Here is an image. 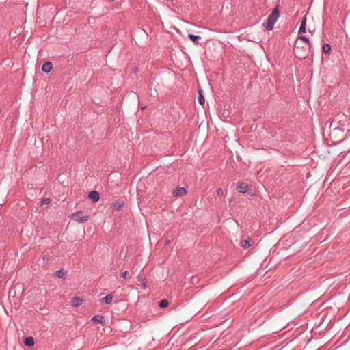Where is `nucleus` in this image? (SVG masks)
Segmentation results:
<instances>
[{"instance_id":"6","label":"nucleus","mask_w":350,"mask_h":350,"mask_svg":"<svg viewBox=\"0 0 350 350\" xmlns=\"http://www.w3.org/2000/svg\"><path fill=\"white\" fill-rule=\"evenodd\" d=\"M137 284L141 285L144 289H146L147 286L146 280L144 278L141 274H139L137 276Z\"/></svg>"},{"instance_id":"3","label":"nucleus","mask_w":350,"mask_h":350,"mask_svg":"<svg viewBox=\"0 0 350 350\" xmlns=\"http://www.w3.org/2000/svg\"><path fill=\"white\" fill-rule=\"evenodd\" d=\"M80 213V211H77L72 215V218L74 220L78 223L82 224L85 223L87 221L89 220L90 216L89 215H85L83 217H78L77 215Z\"/></svg>"},{"instance_id":"15","label":"nucleus","mask_w":350,"mask_h":350,"mask_svg":"<svg viewBox=\"0 0 350 350\" xmlns=\"http://www.w3.org/2000/svg\"><path fill=\"white\" fill-rule=\"evenodd\" d=\"M91 320L95 323L103 324L104 317L103 315H96L93 317Z\"/></svg>"},{"instance_id":"12","label":"nucleus","mask_w":350,"mask_h":350,"mask_svg":"<svg viewBox=\"0 0 350 350\" xmlns=\"http://www.w3.org/2000/svg\"><path fill=\"white\" fill-rule=\"evenodd\" d=\"M113 297L111 294L107 295L105 297L100 300V304H110L112 302Z\"/></svg>"},{"instance_id":"18","label":"nucleus","mask_w":350,"mask_h":350,"mask_svg":"<svg viewBox=\"0 0 350 350\" xmlns=\"http://www.w3.org/2000/svg\"><path fill=\"white\" fill-rule=\"evenodd\" d=\"M297 41H299L300 43H301V42H303V44H307V45L310 46V41H309L308 38L306 36H299Z\"/></svg>"},{"instance_id":"13","label":"nucleus","mask_w":350,"mask_h":350,"mask_svg":"<svg viewBox=\"0 0 350 350\" xmlns=\"http://www.w3.org/2000/svg\"><path fill=\"white\" fill-rule=\"evenodd\" d=\"M306 31V18L304 17L299 27V33H305Z\"/></svg>"},{"instance_id":"2","label":"nucleus","mask_w":350,"mask_h":350,"mask_svg":"<svg viewBox=\"0 0 350 350\" xmlns=\"http://www.w3.org/2000/svg\"><path fill=\"white\" fill-rule=\"evenodd\" d=\"M310 48V46L301 44L299 41H296L293 49L294 54L297 58L304 59L308 55Z\"/></svg>"},{"instance_id":"17","label":"nucleus","mask_w":350,"mask_h":350,"mask_svg":"<svg viewBox=\"0 0 350 350\" xmlns=\"http://www.w3.org/2000/svg\"><path fill=\"white\" fill-rule=\"evenodd\" d=\"M322 51L325 54H329L331 52V46L328 43H324L322 46Z\"/></svg>"},{"instance_id":"8","label":"nucleus","mask_w":350,"mask_h":350,"mask_svg":"<svg viewBox=\"0 0 350 350\" xmlns=\"http://www.w3.org/2000/svg\"><path fill=\"white\" fill-rule=\"evenodd\" d=\"M237 189L239 193H245L248 191V185L243 183H239Z\"/></svg>"},{"instance_id":"9","label":"nucleus","mask_w":350,"mask_h":350,"mask_svg":"<svg viewBox=\"0 0 350 350\" xmlns=\"http://www.w3.org/2000/svg\"><path fill=\"white\" fill-rule=\"evenodd\" d=\"M88 197L94 202H98L100 198L99 193L96 191H90L88 193Z\"/></svg>"},{"instance_id":"22","label":"nucleus","mask_w":350,"mask_h":350,"mask_svg":"<svg viewBox=\"0 0 350 350\" xmlns=\"http://www.w3.org/2000/svg\"><path fill=\"white\" fill-rule=\"evenodd\" d=\"M51 202V200L49 198H44L42 201V204H49Z\"/></svg>"},{"instance_id":"23","label":"nucleus","mask_w":350,"mask_h":350,"mask_svg":"<svg viewBox=\"0 0 350 350\" xmlns=\"http://www.w3.org/2000/svg\"><path fill=\"white\" fill-rule=\"evenodd\" d=\"M128 274H129L128 271H123L122 273L121 276H122V278L125 279V278H126Z\"/></svg>"},{"instance_id":"19","label":"nucleus","mask_w":350,"mask_h":350,"mask_svg":"<svg viewBox=\"0 0 350 350\" xmlns=\"http://www.w3.org/2000/svg\"><path fill=\"white\" fill-rule=\"evenodd\" d=\"M198 103L202 105L205 103V99L204 98L202 90H198Z\"/></svg>"},{"instance_id":"21","label":"nucleus","mask_w":350,"mask_h":350,"mask_svg":"<svg viewBox=\"0 0 350 350\" xmlns=\"http://www.w3.org/2000/svg\"><path fill=\"white\" fill-rule=\"evenodd\" d=\"M55 275L59 278H62L64 275V272L63 270L59 269L55 271Z\"/></svg>"},{"instance_id":"5","label":"nucleus","mask_w":350,"mask_h":350,"mask_svg":"<svg viewBox=\"0 0 350 350\" xmlns=\"http://www.w3.org/2000/svg\"><path fill=\"white\" fill-rule=\"evenodd\" d=\"M172 193L175 196L181 197L187 193V191L184 187H178L173 190Z\"/></svg>"},{"instance_id":"20","label":"nucleus","mask_w":350,"mask_h":350,"mask_svg":"<svg viewBox=\"0 0 350 350\" xmlns=\"http://www.w3.org/2000/svg\"><path fill=\"white\" fill-rule=\"evenodd\" d=\"M168 305L169 301L167 299H162L159 304V307L162 308L167 307Z\"/></svg>"},{"instance_id":"10","label":"nucleus","mask_w":350,"mask_h":350,"mask_svg":"<svg viewBox=\"0 0 350 350\" xmlns=\"http://www.w3.org/2000/svg\"><path fill=\"white\" fill-rule=\"evenodd\" d=\"M124 202L122 200H116L111 203V207L116 211H120L122 208Z\"/></svg>"},{"instance_id":"11","label":"nucleus","mask_w":350,"mask_h":350,"mask_svg":"<svg viewBox=\"0 0 350 350\" xmlns=\"http://www.w3.org/2000/svg\"><path fill=\"white\" fill-rule=\"evenodd\" d=\"M83 300L79 297H74L71 299V305L74 307H78L82 303Z\"/></svg>"},{"instance_id":"14","label":"nucleus","mask_w":350,"mask_h":350,"mask_svg":"<svg viewBox=\"0 0 350 350\" xmlns=\"http://www.w3.org/2000/svg\"><path fill=\"white\" fill-rule=\"evenodd\" d=\"M24 344L27 347H32L34 345V339L31 336H29L25 338Z\"/></svg>"},{"instance_id":"7","label":"nucleus","mask_w":350,"mask_h":350,"mask_svg":"<svg viewBox=\"0 0 350 350\" xmlns=\"http://www.w3.org/2000/svg\"><path fill=\"white\" fill-rule=\"evenodd\" d=\"M53 69V64L51 62H46L42 66V70L45 73H49Z\"/></svg>"},{"instance_id":"25","label":"nucleus","mask_w":350,"mask_h":350,"mask_svg":"<svg viewBox=\"0 0 350 350\" xmlns=\"http://www.w3.org/2000/svg\"><path fill=\"white\" fill-rule=\"evenodd\" d=\"M170 243V240L166 241L165 245H169Z\"/></svg>"},{"instance_id":"4","label":"nucleus","mask_w":350,"mask_h":350,"mask_svg":"<svg viewBox=\"0 0 350 350\" xmlns=\"http://www.w3.org/2000/svg\"><path fill=\"white\" fill-rule=\"evenodd\" d=\"M252 243L253 240L250 237H247V239L241 241L240 245L243 249L245 250L250 247Z\"/></svg>"},{"instance_id":"24","label":"nucleus","mask_w":350,"mask_h":350,"mask_svg":"<svg viewBox=\"0 0 350 350\" xmlns=\"http://www.w3.org/2000/svg\"><path fill=\"white\" fill-rule=\"evenodd\" d=\"M217 193L218 196L222 195L223 194L222 189H221V188L217 189Z\"/></svg>"},{"instance_id":"16","label":"nucleus","mask_w":350,"mask_h":350,"mask_svg":"<svg viewBox=\"0 0 350 350\" xmlns=\"http://www.w3.org/2000/svg\"><path fill=\"white\" fill-rule=\"evenodd\" d=\"M188 37L194 44H198V41L201 39L200 36L191 33L188 34Z\"/></svg>"},{"instance_id":"1","label":"nucleus","mask_w":350,"mask_h":350,"mask_svg":"<svg viewBox=\"0 0 350 350\" xmlns=\"http://www.w3.org/2000/svg\"><path fill=\"white\" fill-rule=\"evenodd\" d=\"M280 16L279 4H277L273 9L271 13L269 15L266 23L264 26L269 31H271L273 29L274 25L278 21Z\"/></svg>"}]
</instances>
